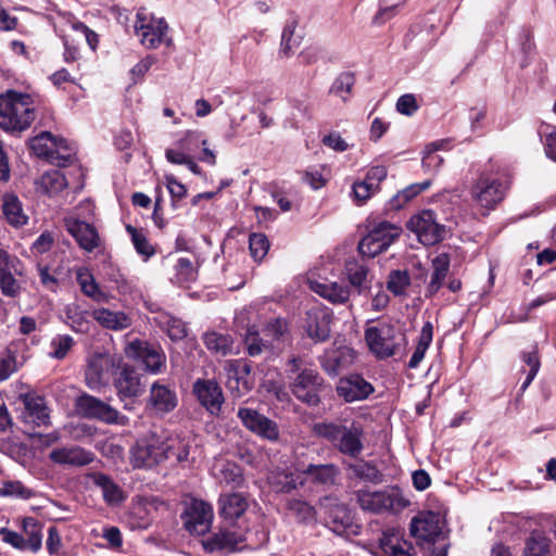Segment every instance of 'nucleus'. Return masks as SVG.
<instances>
[{
    "mask_svg": "<svg viewBox=\"0 0 556 556\" xmlns=\"http://www.w3.org/2000/svg\"><path fill=\"white\" fill-rule=\"evenodd\" d=\"M410 285V277L407 270H392L389 274L387 289L395 296L405 294L406 289Z\"/></svg>",
    "mask_w": 556,
    "mask_h": 556,
    "instance_id": "nucleus-49",
    "label": "nucleus"
},
{
    "mask_svg": "<svg viewBox=\"0 0 556 556\" xmlns=\"http://www.w3.org/2000/svg\"><path fill=\"white\" fill-rule=\"evenodd\" d=\"M378 190L365 179L353 184L352 192L357 204H364Z\"/></svg>",
    "mask_w": 556,
    "mask_h": 556,
    "instance_id": "nucleus-61",
    "label": "nucleus"
},
{
    "mask_svg": "<svg viewBox=\"0 0 556 556\" xmlns=\"http://www.w3.org/2000/svg\"><path fill=\"white\" fill-rule=\"evenodd\" d=\"M552 541L542 532L534 531L526 540L522 556H551Z\"/></svg>",
    "mask_w": 556,
    "mask_h": 556,
    "instance_id": "nucleus-42",
    "label": "nucleus"
},
{
    "mask_svg": "<svg viewBox=\"0 0 556 556\" xmlns=\"http://www.w3.org/2000/svg\"><path fill=\"white\" fill-rule=\"evenodd\" d=\"M450 256L446 253L437 255L431 262V275L426 287V296L431 298L444 286L450 273Z\"/></svg>",
    "mask_w": 556,
    "mask_h": 556,
    "instance_id": "nucleus-27",
    "label": "nucleus"
},
{
    "mask_svg": "<svg viewBox=\"0 0 556 556\" xmlns=\"http://www.w3.org/2000/svg\"><path fill=\"white\" fill-rule=\"evenodd\" d=\"M354 494L359 507L374 514L396 515L410 504L399 486H387L377 491L359 489Z\"/></svg>",
    "mask_w": 556,
    "mask_h": 556,
    "instance_id": "nucleus-4",
    "label": "nucleus"
},
{
    "mask_svg": "<svg viewBox=\"0 0 556 556\" xmlns=\"http://www.w3.org/2000/svg\"><path fill=\"white\" fill-rule=\"evenodd\" d=\"M22 274L21 262L15 255L0 250V289L7 296H16L20 293V285L15 279Z\"/></svg>",
    "mask_w": 556,
    "mask_h": 556,
    "instance_id": "nucleus-18",
    "label": "nucleus"
},
{
    "mask_svg": "<svg viewBox=\"0 0 556 556\" xmlns=\"http://www.w3.org/2000/svg\"><path fill=\"white\" fill-rule=\"evenodd\" d=\"M288 510L296 518L299 522L307 523L315 517V509L307 502L301 500H290L287 503Z\"/></svg>",
    "mask_w": 556,
    "mask_h": 556,
    "instance_id": "nucleus-52",
    "label": "nucleus"
},
{
    "mask_svg": "<svg viewBox=\"0 0 556 556\" xmlns=\"http://www.w3.org/2000/svg\"><path fill=\"white\" fill-rule=\"evenodd\" d=\"M304 476H309L313 482L319 484H333L339 475V469L333 464L308 465L302 469Z\"/></svg>",
    "mask_w": 556,
    "mask_h": 556,
    "instance_id": "nucleus-40",
    "label": "nucleus"
},
{
    "mask_svg": "<svg viewBox=\"0 0 556 556\" xmlns=\"http://www.w3.org/2000/svg\"><path fill=\"white\" fill-rule=\"evenodd\" d=\"M380 547L386 556H415L416 548L397 532L384 533Z\"/></svg>",
    "mask_w": 556,
    "mask_h": 556,
    "instance_id": "nucleus-32",
    "label": "nucleus"
},
{
    "mask_svg": "<svg viewBox=\"0 0 556 556\" xmlns=\"http://www.w3.org/2000/svg\"><path fill=\"white\" fill-rule=\"evenodd\" d=\"M126 230L131 236V241L134 243L136 251L140 255H142L144 260H148L155 253L154 248L150 244L146 235L142 231L137 230L131 225H127Z\"/></svg>",
    "mask_w": 556,
    "mask_h": 556,
    "instance_id": "nucleus-53",
    "label": "nucleus"
},
{
    "mask_svg": "<svg viewBox=\"0 0 556 556\" xmlns=\"http://www.w3.org/2000/svg\"><path fill=\"white\" fill-rule=\"evenodd\" d=\"M178 399L176 392L165 384L154 382L150 388L148 407L156 414H167L177 406Z\"/></svg>",
    "mask_w": 556,
    "mask_h": 556,
    "instance_id": "nucleus-25",
    "label": "nucleus"
},
{
    "mask_svg": "<svg viewBox=\"0 0 556 556\" xmlns=\"http://www.w3.org/2000/svg\"><path fill=\"white\" fill-rule=\"evenodd\" d=\"M331 312L321 306H315L307 311L305 331L315 342L326 341L330 337Z\"/></svg>",
    "mask_w": 556,
    "mask_h": 556,
    "instance_id": "nucleus-20",
    "label": "nucleus"
},
{
    "mask_svg": "<svg viewBox=\"0 0 556 556\" xmlns=\"http://www.w3.org/2000/svg\"><path fill=\"white\" fill-rule=\"evenodd\" d=\"M60 148H67V141L63 138L53 137L50 132L43 131L29 140V149L38 157L46 159L52 164L65 167L72 164V153L62 154Z\"/></svg>",
    "mask_w": 556,
    "mask_h": 556,
    "instance_id": "nucleus-8",
    "label": "nucleus"
},
{
    "mask_svg": "<svg viewBox=\"0 0 556 556\" xmlns=\"http://www.w3.org/2000/svg\"><path fill=\"white\" fill-rule=\"evenodd\" d=\"M237 415L249 431L262 439L278 441L280 431L276 421L248 407H240Z\"/></svg>",
    "mask_w": 556,
    "mask_h": 556,
    "instance_id": "nucleus-13",
    "label": "nucleus"
},
{
    "mask_svg": "<svg viewBox=\"0 0 556 556\" xmlns=\"http://www.w3.org/2000/svg\"><path fill=\"white\" fill-rule=\"evenodd\" d=\"M354 84V75L352 73L344 72L338 75V77L332 83L329 91L331 94H334L336 97H339L343 101H346L349 99L350 93L352 92Z\"/></svg>",
    "mask_w": 556,
    "mask_h": 556,
    "instance_id": "nucleus-48",
    "label": "nucleus"
},
{
    "mask_svg": "<svg viewBox=\"0 0 556 556\" xmlns=\"http://www.w3.org/2000/svg\"><path fill=\"white\" fill-rule=\"evenodd\" d=\"M506 186L495 177L482 174L471 189V197L476 203L485 208H494L503 201Z\"/></svg>",
    "mask_w": 556,
    "mask_h": 556,
    "instance_id": "nucleus-12",
    "label": "nucleus"
},
{
    "mask_svg": "<svg viewBox=\"0 0 556 556\" xmlns=\"http://www.w3.org/2000/svg\"><path fill=\"white\" fill-rule=\"evenodd\" d=\"M113 367V361L108 354H94L89 361L85 372L86 383L90 389H97L109 379V372Z\"/></svg>",
    "mask_w": 556,
    "mask_h": 556,
    "instance_id": "nucleus-24",
    "label": "nucleus"
},
{
    "mask_svg": "<svg viewBox=\"0 0 556 556\" xmlns=\"http://www.w3.org/2000/svg\"><path fill=\"white\" fill-rule=\"evenodd\" d=\"M114 383L119 400L124 402V408L132 409L134 399L144 391L140 375L132 368L124 367Z\"/></svg>",
    "mask_w": 556,
    "mask_h": 556,
    "instance_id": "nucleus-15",
    "label": "nucleus"
},
{
    "mask_svg": "<svg viewBox=\"0 0 556 556\" xmlns=\"http://www.w3.org/2000/svg\"><path fill=\"white\" fill-rule=\"evenodd\" d=\"M365 340L369 350L379 358L393 356L405 342V336L387 323H380L365 330Z\"/></svg>",
    "mask_w": 556,
    "mask_h": 556,
    "instance_id": "nucleus-6",
    "label": "nucleus"
},
{
    "mask_svg": "<svg viewBox=\"0 0 556 556\" xmlns=\"http://www.w3.org/2000/svg\"><path fill=\"white\" fill-rule=\"evenodd\" d=\"M291 393L301 402L316 406L320 402L324 378L304 358L292 355L286 364Z\"/></svg>",
    "mask_w": 556,
    "mask_h": 556,
    "instance_id": "nucleus-2",
    "label": "nucleus"
},
{
    "mask_svg": "<svg viewBox=\"0 0 556 556\" xmlns=\"http://www.w3.org/2000/svg\"><path fill=\"white\" fill-rule=\"evenodd\" d=\"M65 323L76 332L87 333L90 330L88 312L83 311L79 305L72 303L64 308Z\"/></svg>",
    "mask_w": 556,
    "mask_h": 556,
    "instance_id": "nucleus-41",
    "label": "nucleus"
},
{
    "mask_svg": "<svg viewBox=\"0 0 556 556\" xmlns=\"http://www.w3.org/2000/svg\"><path fill=\"white\" fill-rule=\"evenodd\" d=\"M73 344L74 340L71 336H56L51 341V351L49 352V356L56 359H62L66 356Z\"/></svg>",
    "mask_w": 556,
    "mask_h": 556,
    "instance_id": "nucleus-58",
    "label": "nucleus"
},
{
    "mask_svg": "<svg viewBox=\"0 0 556 556\" xmlns=\"http://www.w3.org/2000/svg\"><path fill=\"white\" fill-rule=\"evenodd\" d=\"M224 368L227 376L226 387L233 397H241L252 390L254 383L251 378V366L247 362L228 361Z\"/></svg>",
    "mask_w": 556,
    "mask_h": 556,
    "instance_id": "nucleus-14",
    "label": "nucleus"
},
{
    "mask_svg": "<svg viewBox=\"0 0 556 556\" xmlns=\"http://www.w3.org/2000/svg\"><path fill=\"white\" fill-rule=\"evenodd\" d=\"M182 518L185 528L191 534L203 535L212 527L213 507L202 500L192 498L187 505Z\"/></svg>",
    "mask_w": 556,
    "mask_h": 556,
    "instance_id": "nucleus-11",
    "label": "nucleus"
},
{
    "mask_svg": "<svg viewBox=\"0 0 556 556\" xmlns=\"http://www.w3.org/2000/svg\"><path fill=\"white\" fill-rule=\"evenodd\" d=\"M23 404L21 420L31 427H40L49 424V413L43 397L35 393H25L18 396Z\"/></svg>",
    "mask_w": 556,
    "mask_h": 556,
    "instance_id": "nucleus-17",
    "label": "nucleus"
},
{
    "mask_svg": "<svg viewBox=\"0 0 556 556\" xmlns=\"http://www.w3.org/2000/svg\"><path fill=\"white\" fill-rule=\"evenodd\" d=\"M176 281L180 285L192 282L197 279L198 270L193 263L187 257L178 258L176 265Z\"/></svg>",
    "mask_w": 556,
    "mask_h": 556,
    "instance_id": "nucleus-54",
    "label": "nucleus"
},
{
    "mask_svg": "<svg viewBox=\"0 0 556 556\" xmlns=\"http://www.w3.org/2000/svg\"><path fill=\"white\" fill-rule=\"evenodd\" d=\"M244 541V536L237 532L224 529L213 534L207 540L202 541L205 552L214 553L218 551L236 552L238 545Z\"/></svg>",
    "mask_w": 556,
    "mask_h": 556,
    "instance_id": "nucleus-29",
    "label": "nucleus"
},
{
    "mask_svg": "<svg viewBox=\"0 0 556 556\" xmlns=\"http://www.w3.org/2000/svg\"><path fill=\"white\" fill-rule=\"evenodd\" d=\"M401 227L389 222H380L372 226L368 233L359 241L361 254L375 257L384 252L400 237Z\"/></svg>",
    "mask_w": 556,
    "mask_h": 556,
    "instance_id": "nucleus-7",
    "label": "nucleus"
},
{
    "mask_svg": "<svg viewBox=\"0 0 556 556\" xmlns=\"http://www.w3.org/2000/svg\"><path fill=\"white\" fill-rule=\"evenodd\" d=\"M168 28L165 18L156 17L144 9H140L136 14L135 35L146 49L155 50L162 43L170 46L172 38L167 35Z\"/></svg>",
    "mask_w": 556,
    "mask_h": 556,
    "instance_id": "nucleus-5",
    "label": "nucleus"
},
{
    "mask_svg": "<svg viewBox=\"0 0 556 556\" xmlns=\"http://www.w3.org/2000/svg\"><path fill=\"white\" fill-rule=\"evenodd\" d=\"M407 228L414 232L418 240L425 245H433L445 237V226L437 220L435 213L431 210H424L413 215Z\"/></svg>",
    "mask_w": 556,
    "mask_h": 556,
    "instance_id": "nucleus-9",
    "label": "nucleus"
},
{
    "mask_svg": "<svg viewBox=\"0 0 556 556\" xmlns=\"http://www.w3.org/2000/svg\"><path fill=\"white\" fill-rule=\"evenodd\" d=\"M64 226L86 252H92L100 245L99 233L92 225L70 216L64 218Z\"/></svg>",
    "mask_w": 556,
    "mask_h": 556,
    "instance_id": "nucleus-21",
    "label": "nucleus"
},
{
    "mask_svg": "<svg viewBox=\"0 0 556 556\" xmlns=\"http://www.w3.org/2000/svg\"><path fill=\"white\" fill-rule=\"evenodd\" d=\"M345 271L350 285L356 288L359 294L369 289L370 280L368 278V268L365 264L355 260L348 261L345 263Z\"/></svg>",
    "mask_w": 556,
    "mask_h": 556,
    "instance_id": "nucleus-37",
    "label": "nucleus"
},
{
    "mask_svg": "<svg viewBox=\"0 0 556 556\" xmlns=\"http://www.w3.org/2000/svg\"><path fill=\"white\" fill-rule=\"evenodd\" d=\"M23 529L27 536L25 539L26 548H29L34 553L38 552L42 545L41 526L36 519L27 517L23 520Z\"/></svg>",
    "mask_w": 556,
    "mask_h": 556,
    "instance_id": "nucleus-45",
    "label": "nucleus"
},
{
    "mask_svg": "<svg viewBox=\"0 0 556 556\" xmlns=\"http://www.w3.org/2000/svg\"><path fill=\"white\" fill-rule=\"evenodd\" d=\"M126 354L141 362L151 372H159L165 363V355L160 349L140 340L130 342L126 348Z\"/></svg>",
    "mask_w": 556,
    "mask_h": 556,
    "instance_id": "nucleus-19",
    "label": "nucleus"
},
{
    "mask_svg": "<svg viewBox=\"0 0 556 556\" xmlns=\"http://www.w3.org/2000/svg\"><path fill=\"white\" fill-rule=\"evenodd\" d=\"M76 407L87 418L121 426L128 424V418L119 414L114 407L86 393L77 397Z\"/></svg>",
    "mask_w": 556,
    "mask_h": 556,
    "instance_id": "nucleus-10",
    "label": "nucleus"
},
{
    "mask_svg": "<svg viewBox=\"0 0 556 556\" xmlns=\"http://www.w3.org/2000/svg\"><path fill=\"white\" fill-rule=\"evenodd\" d=\"M328 518L333 523L334 531H341L352 523V517L348 507L343 504H336L329 510Z\"/></svg>",
    "mask_w": 556,
    "mask_h": 556,
    "instance_id": "nucleus-55",
    "label": "nucleus"
},
{
    "mask_svg": "<svg viewBox=\"0 0 556 556\" xmlns=\"http://www.w3.org/2000/svg\"><path fill=\"white\" fill-rule=\"evenodd\" d=\"M337 392L346 402H355L367 399L374 392V387L362 376L351 375L340 379Z\"/></svg>",
    "mask_w": 556,
    "mask_h": 556,
    "instance_id": "nucleus-23",
    "label": "nucleus"
},
{
    "mask_svg": "<svg viewBox=\"0 0 556 556\" xmlns=\"http://www.w3.org/2000/svg\"><path fill=\"white\" fill-rule=\"evenodd\" d=\"M203 342L208 351L218 356L236 354L233 339L229 334L210 331L204 334Z\"/></svg>",
    "mask_w": 556,
    "mask_h": 556,
    "instance_id": "nucleus-36",
    "label": "nucleus"
},
{
    "mask_svg": "<svg viewBox=\"0 0 556 556\" xmlns=\"http://www.w3.org/2000/svg\"><path fill=\"white\" fill-rule=\"evenodd\" d=\"M91 316L103 328L113 331H121L131 326L130 316L122 311H111L105 307H100L93 309Z\"/></svg>",
    "mask_w": 556,
    "mask_h": 556,
    "instance_id": "nucleus-30",
    "label": "nucleus"
},
{
    "mask_svg": "<svg viewBox=\"0 0 556 556\" xmlns=\"http://www.w3.org/2000/svg\"><path fill=\"white\" fill-rule=\"evenodd\" d=\"M278 483L280 484L281 492H291L292 490L304 485V473H302V469H296L295 472L285 473L279 477Z\"/></svg>",
    "mask_w": 556,
    "mask_h": 556,
    "instance_id": "nucleus-60",
    "label": "nucleus"
},
{
    "mask_svg": "<svg viewBox=\"0 0 556 556\" xmlns=\"http://www.w3.org/2000/svg\"><path fill=\"white\" fill-rule=\"evenodd\" d=\"M430 186V180L420 184H412L410 186L399 191L390 201L391 207L399 210L407 202L418 195L420 192L427 190Z\"/></svg>",
    "mask_w": 556,
    "mask_h": 556,
    "instance_id": "nucleus-46",
    "label": "nucleus"
},
{
    "mask_svg": "<svg viewBox=\"0 0 556 556\" xmlns=\"http://www.w3.org/2000/svg\"><path fill=\"white\" fill-rule=\"evenodd\" d=\"M287 323L283 319L277 318L269 321L263 332L264 337L270 338V341L274 343V340H278L282 337L287 332Z\"/></svg>",
    "mask_w": 556,
    "mask_h": 556,
    "instance_id": "nucleus-63",
    "label": "nucleus"
},
{
    "mask_svg": "<svg viewBox=\"0 0 556 556\" xmlns=\"http://www.w3.org/2000/svg\"><path fill=\"white\" fill-rule=\"evenodd\" d=\"M311 289L333 304H343L350 298L349 288L338 282L309 281Z\"/></svg>",
    "mask_w": 556,
    "mask_h": 556,
    "instance_id": "nucleus-33",
    "label": "nucleus"
},
{
    "mask_svg": "<svg viewBox=\"0 0 556 556\" xmlns=\"http://www.w3.org/2000/svg\"><path fill=\"white\" fill-rule=\"evenodd\" d=\"M244 343L250 356H258L262 353L269 352L274 349L273 342L268 339L262 338L255 326H251L247 329Z\"/></svg>",
    "mask_w": 556,
    "mask_h": 556,
    "instance_id": "nucleus-43",
    "label": "nucleus"
},
{
    "mask_svg": "<svg viewBox=\"0 0 556 556\" xmlns=\"http://www.w3.org/2000/svg\"><path fill=\"white\" fill-rule=\"evenodd\" d=\"M362 434V429L354 425L351 428L345 427L336 448L342 454L351 457H357L364 447Z\"/></svg>",
    "mask_w": 556,
    "mask_h": 556,
    "instance_id": "nucleus-35",
    "label": "nucleus"
},
{
    "mask_svg": "<svg viewBox=\"0 0 556 556\" xmlns=\"http://www.w3.org/2000/svg\"><path fill=\"white\" fill-rule=\"evenodd\" d=\"M437 152L438 146L434 143L427 148L422 157V166L426 169H435L443 163V157Z\"/></svg>",
    "mask_w": 556,
    "mask_h": 556,
    "instance_id": "nucleus-64",
    "label": "nucleus"
},
{
    "mask_svg": "<svg viewBox=\"0 0 556 556\" xmlns=\"http://www.w3.org/2000/svg\"><path fill=\"white\" fill-rule=\"evenodd\" d=\"M36 117L35 102L29 94L12 89L0 94V127L3 130L22 132Z\"/></svg>",
    "mask_w": 556,
    "mask_h": 556,
    "instance_id": "nucleus-3",
    "label": "nucleus"
},
{
    "mask_svg": "<svg viewBox=\"0 0 556 556\" xmlns=\"http://www.w3.org/2000/svg\"><path fill=\"white\" fill-rule=\"evenodd\" d=\"M251 256L255 262H261L268 253L269 241L263 233H252L249 239Z\"/></svg>",
    "mask_w": 556,
    "mask_h": 556,
    "instance_id": "nucleus-57",
    "label": "nucleus"
},
{
    "mask_svg": "<svg viewBox=\"0 0 556 556\" xmlns=\"http://www.w3.org/2000/svg\"><path fill=\"white\" fill-rule=\"evenodd\" d=\"M92 483L98 486L103 500L109 505H118L125 500L124 491L109 476L102 472H93L90 475Z\"/></svg>",
    "mask_w": 556,
    "mask_h": 556,
    "instance_id": "nucleus-31",
    "label": "nucleus"
},
{
    "mask_svg": "<svg viewBox=\"0 0 556 556\" xmlns=\"http://www.w3.org/2000/svg\"><path fill=\"white\" fill-rule=\"evenodd\" d=\"M156 325L167 333L173 341H179L186 338L187 327L186 324L172 315L162 313L154 318Z\"/></svg>",
    "mask_w": 556,
    "mask_h": 556,
    "instance_id": "nucleus-39",
    "label": "nucleus"
},
{
    "mask_svg": "<svg viewBox=\"0 0 556 556\" xmlns=\"http://www.w3.org/2000/svg\"><path fill=\"white\" fill-rule=\"evenodd\" d=\"M41 186L47 193H58L67 187V180L62 172L53 169L42 175Z\"/></svg>",
    "mask_w": 556,
    "mask_h": 556,
    "instance_id": "nucleus-50",
    "label": "nucleus"
},
{
    "mask_svg": "<svg viewBox=\"0 0 556 556\" xmlns=\"http://www.w3.org/2000/svg\"><path fill=\"white\" fill-rule=\"evenodd\" d=\"M2 211L7 220L15 227L24 226L28 217L24 213L22 203L14 194H5L3 197Z\"/></svg>",
    "mask_w": 556,
    "mask_h": 556,
    "instance_id": "nucleus-38",
    "label": "nucleus"
},
{
    "mask_svg": "<svg viewBox=\"0 0 556 556\" xmlns=\"http://www.w3.org/2000/svg\"><path fill=\"white\" fill-rule=\"evenodd\" d=\"M220 515L225 519L236 520L247 510L249 503L241 493L225 494L219 497Z\"/></svg>",
    "mask_w": 556,
    "mask_h": 556,
    "instance_id": "nucleus-34",
    "label": "nucleus"
},
{
    "mask_svg": "<svg viewBox=\"0 0 556 556\" xmlns=\"http://www.w3.org/2000/svg\"><path fill=\"white\" fill-rule=\"evenodd\" d=\"M346 468L353 472V475L366 482L381 483L383 476L380 470L370 462L358 460L354 464H348Z\"/></svg>",
    "mask_w": 556,
    "mask_h": 556,
    "instance_id": "nucleus-44",
    "label": "nucleus"
},
{
    "mask_svg": "<svg viewBox=\"0 0 556 556\" xmlns=\"http://www.w3.org/2000/svg\"><path fill=\"white\" fill-rule=\"evenodd\" d=\"M354 352L350 348L341 346L327 351L320 361L323 369L328 374L336 376L342 369L349 367L354 362Z\"/></svg>",
    "mask_w": 556,
    "mask_h": 556,
    "instance_id": "nucleus-28",
    "label": "nucleus"
},
{
    "mask_svg": "<svg viewBox=\"0 0 556 556\" xmlns=\"http://www.w3.org/2000/svg\"><path fill=\"white\" fill-rule=\"evenodd\" d=\"M77 281L84 294L96 301H100L102 299L103 293L96 282L93 276L88 270L79 269L77 271Z\"/></svg>",
    "mask_w": 556,
    "mask_h": 556,
    "instance_id": "nucleus-51",
    "label": "nucleus"
},
{
    "mask_svg": "<svg viewBox=\"0 0 556 556\" xmlns=\"http://www.w3.org/2000/svg\"><path fill=\"white\" fill-rule=\"evenodd\" d=\"M34 491L21 481L9 480L4 481L0 486V497H15L20 500H28L34 496Z\"/></svg>",
    "mask_w": 556,
    "mask_h": 556,
    "instance_id": "nucleus-47",
    "label": "nucleus"
},
{
    "mask_svg": "<svg viewBox=\"0 0 556 556\" xmlns=\"http://www.w3.org/2000/svg\"><path fill=\"white\" fill-rule=\"evenodd\" d=\"M344 429L345 426L333 422H320L316 424L314 427L316 434L331 442L334 447L337 446Z\"/></svg>",
    "mask_w": 556,
    "mask_h": 556,
    "instance_id": "nucleus-56",
    "label": "nucleus"
},
{
    "mask_svg": "<svg viewBox=\"0 0 556 556\" xmlns=\"http://www.w3.org/2000/svg\"><path fill=\"white\" fill-rule=\"evenodd\" d=\"M442 531V517L439 513L422 511L410 522V533L418 540L433 542Z\"/></svg>",
    "mask_w": 556,
    "mask_h": 556,
    "instance_id": "nucleus-22",
    "label": "nucleus"
},
{
    "mask_svg": "<svg viewBox=\"0 0 556 556\" xmlns=\"http://www.w3.org/2000/svg\"><path fill=\"white\" fill-rule=\"evenodd\" d=\"M540 134L546 156L556 162V126L545 124L541 127Z\"/></svg>",
    "mask_w": 556,
    "mask_h": 556,
    "instance_id": "nucleus-59",
    "label": "nucleus"
},
{
    "mask_svg": "<svg viewBox=\"0 0 556 556\" xmlns=\"http://www.w3.org/2000/svg\"><path fill=\"white\" fill-rule=\"evenodd\" d=\"M193 394L199 403L212 415H218L224 403L219 384L212 379H198L193 383Z\"/></svg>",
    "mask_w": 556,
    "mask_h": 556,
    "instance_id": "nucleus-16",
    "label": "nucleus"
},
{
    "mask_svg": "<svg viewBox=\"0 0 556 556\" xmlns=\"http://www.w3.org/2000/svg\"><path fill=\"white\" fill-rule=\"evenodd\" d=\"M189 457V444L179 438L162 440L152 434L139 439L130 448V464L137 469H152L159 464L175 458L176 463Z\"/></svg>",
    "mask_w": 556,
    "mask_h": 556,
    "instance_id": "nucleus-1",
    "label": "nucleus"
},
{
    "mask_svg": "<svg viewBox=\"0 0 556 556\" xmlns=\"http://www.w3.org/2000/svg\"><path fill=\"white\" fill-rule=\"evenodd\" d=\"M49 459L59 465L80 467L90 464L93 454L80 446H64L52 450Z\"/></svg>",
    "mask_w": 556,
    "mask_h": 556,
    "instance_id": "nucleus-26",
    "label": "nucleus"
},
{
    "mask_svg": "<svg viewBox=\"0 0 556 556\" xmlns=\"http://www.w3.org/2000/svg\"><path fill=\"white\" fill-rule=\"evenodd\" d=\"M295 26L296 23L294 21L288 23L281 35V52L286 56H289L293 48L300 43L296 38H293Z\"/></svg>",
    "mask_w": 556,
    "mask_h": 556,
    "instance_id": "nucleus-62",
    "label": "nucleus"
}]
</instances>
